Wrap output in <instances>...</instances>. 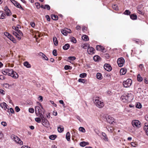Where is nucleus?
<instances>
[{
  "label": "nucleus",
  "mask_w": 148,
  "mask_h": 148,
  "mask_svg": "<svg viewBox=\"0 0 148 148\" xmlns=\"http://www.w3.org/2000/svg\"><path fill=\"white\" fill-rule=\"evenodd\" d=\"M79 130L82 132L84 133L85 132V129L83 127H80L79 129Z\"/></svg>",
  "instance_id": "4c0bfd02"
},
{
  "label": "nucleus",
  "mask_w": 148,
  "mask_h": 148,
  "mask_svg": "<svg viewBox=\"0 0 148 148\" xmlns=\"http://www.w3.org/2000/svg\"><path fill=\"white\" fill-rule=\"evenodd\" d=\"M59 103H60L62 104L63 105V106L64 107L65 106V104L64 102V101L63 100H60L59 101Z\"/></svg>",
  "instance_id": "680f3d73"
},
{
  "label": "nucleus",
  "mask_w": 148,
  "mask_h": 148,
  "mask_svg": "<svg viewBox=\"0 0 148 148\" xmlns=\"http://www.w3.org/2000/svg\"><path fill=\"white\" fill-rule=\"evenodd\" d=\"M35 5L37 9H39L40 8V4L39 3H35Z\"/></svg>",
  "instance_id": "5fc2aeb1"
},
{
  "label": "nucleus",
  "mask_w": 148,
  "mask_h": 148,
  "mask_svg": "<svg viewBox=\"0 0 148 148\" xmlns=\"http://www.w3.org/2000/svg\"><path fill=\"white\" fill-rule=\"evenodd\" d=\"M50 103L53 105V106L54 107H56L57 106V105L55 103L54 101H50Z\"/></svg>",
  "instance_id": "052dcab7"
},
{
  "label": "nucleus",
  "mask_w": 148,
  "mask_h": 148,
  "mask_svg": "<svg viewBox=\"0 0 148 148\" xmlns=\"http://www.w3.org/2000/svg\"><path fill=\"white\" fill-rule=\"evenodd\" d=\"M15 110L16 112H18L20 111V109L18 106H16L15 108Z\"/></svg>",
  "instance_id": "864d4df0"
},
{
  "label": "nucleus",
  "mask_w": 148,
  "mask_h": 148,
  "mask_svg": "<svg viewBox=\"0 0 148 148\" xmlns=\"http://www.w3.org/2000/svg\"><path fill=\"white\" fill-rule=\"evenodd\" d=\"M132 124L134 127L138 128L140 127V122L137 120H134L132 122Z\"/></svg>",
  "instance_id": "9d476101"
},
{
  "label": "nucleus",
  "mask_w": 148,
  "mask_h": 148,
  "mask_svg": "<svg viewBox=\"0 0 148 148\" xmlns=\"http://www.w3.org/2000/svg\"><path fill=\"white\" fill-rule=\"evenodd\" d=\"M99 97H97L96 98L94 97L93 98V101L95 105L99 108L103 107L104 104L103 102H101L99 99Z\"/></svg>",
  "instance_id": "7ed1b4c3"
},
{
  "label": "nucleus",
  "mask_w": 148,
  "mask_h": 148,
  "mask_svg": "<svg viewBox=\"0 0 148 148\" xmlns=\"http://www.w3.org/2000/svg\"><path fill=\"white\" fill-rule=\"evenodd\" d=\"M41 119L42 120V124L45 127L48 128L50 126V124L49 122L46 119L45 117L42 118Z\"/></svg>",
  "instance_id": "0eeeda50"
},
{
  "label": "nucleus",
  "mask_w": 148,
  "mask_h": 148,
  "mask_svg": "<svg viewBox=\"0 0 148 148\" xmlns=\"http://www.w3.org/2000/svg\"><path fill=\"white\" fill-rule=\"evenodd\" d=\"M97 78V79L101 80L102 79V74L100 73H98L96 75Z\"/></svg>",
  "instance_id": "4be33fe9"
},
{
  "label": "nucleus",
  "mask_w": 148,
  "mask_h": 148,
  "mask_svg": "<svg viewBox=\"0 0 148 148\" xmlns=\"http://www.w3.org/2000/svg\"><path fill=\"white\" fill-rule=\"evenodd\" d=\"M86 74L85 73H81L80 75V77L81 78H84L86 77Z\"/></svg>",
  "instance_id": "c03bdc74"
},
{
  "label": "nucleus",
  "mask_w": 148,
  "mask_h": 148,
  "mask_svg": "<svg viewBox=\"0 0 148 148\" xmlns=\"http://www.w3.org/2000/svg\"><path fill=\"white\" fill-rule=\"evenodd\" d=\"M89 144V143L88 142H86L85 141H82L81 142L79 143L80 145L82 147H84L85 146L88 145Z\"/></svg>",
  "instance_id": "a211bd4d"
},
{
  "label": "nucleus",
  "mask_w": 148,
  "mask_h": 148,
  "mask_svg": "<svg viewBox=\"0 0 148 148\" xmlns=\"http://www.w3.org/2000/svg\"><path fill=\"white\" fill-rule=\"evenodd\" d=\"M11 138L16 143L19 144L20 145H23V142L21 140L20 138L14 135H12L11 136Z\"/></svg>",
  "instance_id": "39448f33"
},
{
  "label": "nucleus",
  "mask_w": 148,
  "mask_h": 148,
  "mask_svg": "<svg viewBox=\"0 0 148 148\" xmlns=\"http://www.w3.org/2000/svg\"><path fill=\"white\" fill-rule=\"evenodd\" d=\"M112 7L113 9L116 10H118V7L116 5H114L112 6Z\"/></svg>",
  "instance_id": "79ce46f5"
},
{
  "label": "nucleus",
  "mask_w": 148,
  "mask_h": 148,
  "mask_svg": "<svg viewBox=\"0 0 148 148\" xmlns=\"http://www.w3.org/2000/svg\"><path fill=\"white\" fill-rule=\"evenodd\" d=\"M65 28V29H62L61 30L62 33L64 35L66 36L67 35V31L66 30Z\"/></svg>",
  "instance_id": "7c9ffc66"
},
{
  "label": "nucleus",
  "mask_w": 148,
  "mask_h": 148,
  "mask_svg": "<svg viewBox=\"0 0 148 148\" xmlns=\"http://www.w3.org/2000/svg\"><path fill=\"white\" fill-rule=\"evenodd\" d=\"M106 120L107 122L111 124H113L114 120V119L111 116L107 115L106 116Z\"/></svg>",
  "instance_id": "f8f14e48"
},
{
  "label": "nucleus",
  "mask_w": 148,
  "mask_h": 148,
  "mask_svg": "<svg viewBox=\"0 0 148 148\" xmlns=\"http://www.w3.org/2000/svg\"><path fill=\"white\" fill-rule=\"evenodd\" d=\"M100 57L97 55L93 57V60L96 62L100 60Z\"/></svg>",
  "instance_id": "c756f323"
},
{
  "label": "nucleus",
  "mask_w": 148,
  "mask_h": 148,
  "mask_svg": "<svg viewBox=\"0 0 148 148\" xmlns=\"http://www.w3.org/2000/svg\"><path fill=\"white\" fill-rule=\"evenodd\" d=\"M53 54L55 56H56L57 55V53L56 50L54 49L53 50Z\"/></svg>",
  "instance_id": "603ef678"
},
{
  "label": "nucleus",
  "mask_w": 148,
  "mask_h": 148,
  "mask_svg": "<svg viewBox=\"0 0 148 148\" xmlns=\"http://www.w3.org/2000/svg\"><path fill=\"white\" fill-rule=\"evenodd\" d=\"M45 9L47 8L48 10H50V6L48 5H46L45 6Z\"/></svg>",
  "instance_id": "13d9d810"
},
{
  "label": "nucleus",
  "mask_w": 148,
  "mask_h": 148,
  "mask_svg": "<svg viewBox=\"0 0 148 148\" xmlns=\"http://www.w3.org/2000/svg\"><path fill=\"white\" fill-rule=\"evenodd\" d=\"M3 86L5 88H9V85L7 83L4 84H3Z\"/></svg>",
  "instance_id": "6e6d98bb"
},
{
  "label": "nucleus",
  "mask_w": 148,
  "mask_h": 148,
  "mask_svg": "<svg viewBox=\"0 0 148 148\" xmlns=\"http://www.w3.org/2000/svg\"><path fill=\"white\" fill-rule=\"evenodd\" d=\"M38 99L41 101H42V97L41 96H39L38 97Z\"/></svg>",
  "instance_id": "338daca9"
},
{
  "label": "nucleus",
  "mask_w": 148,
  "mask_h": 148,
  "mask_svg": "<svg viewBox=\"0 0 148 148\" xmlns=\"http://www.w3.org/2000/svg\"><path fill=\"white\" fill-rule=\"evenodd\" d=\"M136 107L137 108H140L142 107V105L140 103H138L136 105Z\"/></svg>",
  "instance_id": "09e8293b"
},
{
  "label": "nucleus",
  "mask_w": 148,
  "mask_h": 148,
  "mask_svg": "<svg viewBox=\"0 0 148 148\" xmlns=\"http://www.w3.org/2000/svg\"><path fill=\"white\" fill-rule=\"evenodd\" d=\"M64 69L65 70L71 69L72 67L66 65L64 67Z\"/></svg>",
  "instance_id": "a19ab883"
},
{
  "label": "nucleus",
  "mask_w": 148,
  "mask_h": 148,
  "mask_svg": "<svg viewBox=\"0 0 148 148\" xmlns=\"http://www.w3.org/2000/svg\"><path fill=\"white\" fill-rule=\"evenodd\" d=\"M51 18L54 20H57L58 19V17L56 15L52 14L51 15Z\"/></svg>",
  "instance_id": "2f4dec72"
},
{
  "label": "nucleus",
  "mask_w": 148,
  "mask_h": 148,
  "mask_svg": "<svg viewBox=\"0 0 148 148\" xmlns=\"http://www.w3.org/2000/svg\"><path fill=\"white\" fill-rule=\"evenodd\" d=\"M144 130L147 132V134L148 135V124L145 123L144 127Z\"/></svg>",
  "instance_id": "412c9836"
},
{
  "label": "nucleus",
  "mask_w": 148,
  "mask_h": 148,
  "mask_svg": "<svg viewBox=\"0 0 148 148\" xmlns=\"http://www.w3.org/2000/svg\"><path fill=\"white\" fill-rule=\"evenodd\" d=\"M58 130L60 133L62 132L64 130L63 127L61 125H60L59 127H58Z\"/></svg>",
  "instance_id": "a878e982"
},
{
  "label": "nucleus",
  "mask_w": 148,
  "mask_h": 148,
  "mask_svg": "<svg viewBox=\"0 0 148 148\" xmlns=\"http://www.w3.org/2000/svg\"><path fill=\"white\" fill-rule=\"evenodd\" d=\"M1 107L2 108H4L5 110H6L7 108V104L5 102H3L0 104Z\"/></svg>",
  "instance_id": "aec40b11"
},
{
  "label": "nucleus",
  "mask_w": 148,
  "mask_h": 148,
  "mask_svg": "<svg viewBox=\"0 0 148 148\" xmlns=\"http://www.w3.org/2000/svg\"><path fill=\"white\" fill-rule=\"evenodd\" d=\"M5 14L3 12H0V18L1 19H3L5 18Z\"/></svg>",
  "instance_id": "c85d7f7f"
},
{
  "label": "nucleus",
  "mask_w": 148,
  "mask_h": 148,
  "mask_svg": "<svg viewBox=\"0 0 148 148\" xmlns=\"http://www.w3.org/2000/svg\"><path fill=\"white\" fill-rule=\"evenodd\" d=\"M131 145L132 147H136L137 145V143L134 142H132L131 143Z\"/></svg>",
  "instance_id": "3c124183"
},
{
  "label": "nucleus",
  "mask_w": 148,
  "mask_h": 148,
  "mask_svg": "<svg viewBox=\"0 0 148 148\" xmlns=\"http://www.w3.org/2000/svg\"><path fill=\"white\" fill-rule=\"evenodd\" d=\"M5 72L7 73V75L10 76L14 79H16L18 77V74L12 69H5Z\"/></svg>",
  "instance_id": "f03ea898"
},
{
  "label": "nucleus",
  "mask_w": 148,
  "mask_h": 148,
  "mask_svg": "<svg viewBox=\"0 0 148 148\" xmlns=\"http://www.w3.org/2000/svg\"><path fill=\"white\" fill-rule=\"evenodd\" d=\"M46 18H47V20L48 21H50V17L48 15H46Z\"/></svg>",
  "instance_id": "0e129e2a"
},
{
  "label": "nucleus",
  "mask_w": 148,
  "mask_h": 148,
  "mask_svg": "<svg viewBox=\"0 0 148 148\" xmlns=\"http://www.w3.org/2000/svg\"><path fill=\"white\" fill-rule=\"evenodd\" d=\"M143 64H140L139 65V68H140V69H141V70H143Z\"/></svg>",
  "instance_id": "69168bd1"
},
{
  "label": "nucleus",
  "mask_w": 148,
  "mask_h": 148,
  "mask_svg": "<svg viewBox=\"0 0 148 148\" xmlns=\"http://www.w3.org/2000/svg\"><path fill=\"white\" fill-rule=\"evenodd\" d=\"M78 82H82L84 83L85 82V80L84 79L80 78L78 79Z\"/></svg>",
  "instance_id": "a18cd8bd"
},
{
  "label": "nucleus",
  "mask_w": 148,
  "mask_h": 148,
  "mask_svg": "<svg viewBox=\"0 0 148 148\" xmlns=\"http://www.w3.org/2000/svg\"><path fill=\"white\" fill-rule=\"evenodd\" d=\"M132 84V81L130 79H127L126 80L123 82V85L124 87L128 88Z\"/></svg>",
  "instance_id": "423d86ee"
},
{
  "label": "nucleus",
  "mask_w": 148,
  "mask_h": 148,
  "mask_svg": "<svg viewBox=\"0 0 148 148\" xmlns=\"http://www.w3.org/2000/svg\"><path fill=\"white\" fill-rule=\"evenodd\" d=\"M30 25L32 27H34L35 26V24L33 22L31 23Z\"/></svg>",
  "instance_id": "e2e57ef3"
},
{
  "label": "nucleus",
  "mask_w": 148,
  "mask_h": 148,
  "mask_svg": "<svg viewBox=\"0 0 148 148\" xmlns=\"http://www.w3.org/2000/svg\"><path fill=\"white\" fill-rule=\"evenodd\" d=\"M108 131L110 133H112L114 131L113 128L112 127H106Z\"/></svg>",
  "instance_id": "c9c22d12"
},
{
  "label": "nucleus",
  "mask_w": 148,
  "mask_h": 148,
  "mask_svg": "<svg viewBox=\"0 0 148 148\" xmlns=\"http://www.w3.org/2000/svg\"><path fill=\"white\" fill-rule=\"evenodd\" d=\"M1 124L3 126H5L7 125L6 123L5 122L3 121L2 122H1Z\"/></svg>",
  "instance_id": "bf43d9fd"
},
{
  "label": "nucleus",
  "mask_w": 148,
  "mask_h": 148,
  "mask_svg": "<svg viewBox=\"0 0 148 148\" xmlns=\"http://www.w3.org/2000/svg\"><path fill=\"white\" fill-rule=\"evenodd\" d=\"M117 64L119 66H122L125 62V60L123 58H120L118 59L117 61Z\"/></svg>",
  "instance_id": "9b49d317"
},
{
  "label": "nucleus",
  "mask_w": 148,
  "mask_h": 148,
  "mask_svg": "<svg viewBox=\"0 0 148 148\" xmlns=\"http://www.w3.org/2000/svg\"><path fill=\"white\" fill-rule=\"evenodd\" d=\"M129 95L127 93H125L121 96V99L123 102L126 103L129 101Z\"/></svg>",
  "instance_id": "6e6552de"
},
{
  "label": "nucleus",
  "mask_w": 148,
  "mask_h": 148,
  "mask_svg": "<svg viewBox=\"0 0 148 148\" xmlns=\"http://www.w3.org/2000/svg\"><path fill=\"white\" fill-rule=\"evenodd\" d=\"M39 56H42V58L45 60H48V58L42 52H40L39 53Z\"/></svg>",
  "instance_id": "6ab92c4d"
},
{
  "label": "nucleus",
  "mask_w": 148,
  "mask_h": 148,
  "mask_svg": "<svg viewBox=\"0 0 148 148\" xmlns=\"http://www.w3.org/2000/svg\"><path fill=\"white\" fill-rule=\"evenodd\" d=\"M39 106H36L35 107V112L37 116H40L41 118L44 116L43 114L45 111V110L43 108L41 104L38 103Z\"/></svg>",
  "instance_id": "f257e3e1"
},
{
  "label": "nucleus",
  "mask_w": 148,
  "mask_h": 148,
  "mask_svg": "<svg viewBox=\"0 0 148 148\" xmlns=\"http://www.w3.org/2000/svg\"><path fill=\"white\" fill-rule=\"evenodd\" d=\"M71 41L74 43H75L77 42L76 39L73 37L71 38Z\"/></svg>",
  "instance_id": "de8ad7c7"
},
{
  "label": "nucleus",
  "mask_w": 148,
  "mask_h": 148,
  "mask_svg": "<svg viewBox=\"0 0 148 148\" xmlns=\"http://www.w3.org/2000/svg\"><path fill=\"white\" fill-rule=\"evenodd\" d=\"M104 69L108 71H110L112 70V68L110 64H106L104 66Z\"/></svg>",
  "instance_id": "4468645a"
},
{
  "label": "nucleus",
  "mask_w": 148,
  "mask_h": 148,
  "mask_svg": "<svg viewBox=\"0 0 148 148\" xmlns=\"http://www.w3.org/2000/svg\"><path fill=\"white\" fill-rule=\"evenodd\" d=\"M132 40L133 41H135V42L137 44H138L139 42H140V40H139L138 39H135L134 38Z\"/></svg>",
  "instance_id": "8fccbe9b"
},
{
  "label": "nucleus",
  "mask_w": 148,
  "mask_h": 148,
  "mask_svg": "<svg viewBox=\"0 0 148 148\" xmlns=\"http://www.w3.org/2000/svg\"><path fill=\"white\" fill-rule=\"evenodd\" d=\"M95 49L92 47L89 46L87 49V52L90 54H92L95 53Z\"/></svg>",
  "instance_id": "2eb2a0df"
},
{
  "label": "nucleus",
  "mask_w": 148,
  "mask_h": 148,
  "mask_svg": "<svg viewBox=\"0 0 148 148\" xmlns=\"http://www.w3.org/2000/svg\"><path fill=\"white\" fill-rule=\"evenodd\" d=\"M130 17L132 20H136L137 18V16L135 14H132L130 15Z\"/></svg>",
  "instance_id": "b1692460"
},
{
  "label": "nucleus",
  "mask_w": 148,
  "mask_h": 148,
  "mask_svg": "<svg viewBox=\"0 0 148 148\" xmlns=\"http://www.w3.org/2000/svg\"><path fill=\"white\" fill-rule=\"evenodd\" d=\"M96 49L97 50L101 51L103 52L105 48L102 46L101 45H97L96 47Z\"/></svg>",
  "instance_id": "f3484780"
},
{
  "label": "nucleus",
  "mask_w": 148,
  "mask_h": 148,
  "mask_svg": "<svg viewBox=\"0 0 148 148\" xmlns=\"http://www.w3.org/2000/svg\"><path fill=\"white\" fill-rule=\"evenodd\" d=\"M35 121L38 123H39L41 121V118L40 117H37L35 118Z\"/></svg>",
  "instance_id": "37998d69"
},
{
  "label": "nucleus",
  "mask_w": 148,
  "mask_h": 148,
  "mask_svg": "<svg viewBox=\"0 0 148 148\" xmlns=\"http://www.w3.org/2000/svg\"><path fill=\"white\" fill-rule=\"evenodd\" d=\"M29 111L31 113H33L34 112V110L33 108H30L29 109Z\"/></svg>",
  "instance_id": "4d7b16f0"
},
{
  "label": "nucleus",
  "mask_w": 148,
  "mask_h": 148,
  "mask_svg": "<svg viewBox=\"0 0 148 148\" xmlns=\"http://www.w3.org/2000/svg\"><path fill=\"white\" fill-rule=\"evenodd\" d=\"M12 3L14 4V5L17 8L21 9L22 10H23V8L21 7L20 4L18 3L16 1L14 0H12L11 1Z\"/></svg>",
  "instance_id": "ddd939ff"
},
{
  "label": "nucleus",
  "mask_w": 148,
  "mask_h": 148,
  "mask_svg": "<svg viewBox=\"0 0 148 148\" xmlns=\"http://www.w3.org/2000/svg\"><path fill=\"white\" fill-rule=\"evenodd\" d=\"M82 39L85 41H88L89 40L88 36L86 35H83L82 37Z\"/></svg>",
  "instance_id": "473e14b6"
},
{
  "label": "nucleus",
  "mask_w": 148,
  "mask_h": 148,
  "mask_svg": "<svg viewBox=\"0 0 148 148\" xmlns=\"http://www.w3.org/2000/svg\"><path fill=\"white\" fill-rule=\"evenodd\" d=\"M21 148H31L29 147H28V146H22Z\"/></svg>",
  "instance_id": "774afa93"
},
{
  "label": "nucleus",
  "mask_w": 148,
  "mask_h": 148,
  "mask_svg": "<svg viewBox=\"0 0 148 148\" xmlns=\"http://www.w3.org/2000/svg\"><path fill=\"white\" fill-rule=\"evenodd\" d=\"M53 40L54 45L56 46H57L58 44V41L56 38L55 37H53Z\"/></svg>",
  "instance_id": "5701e85b"
},
{
  "label": "nucleus",
  "mask_w": 148,
  "mask_h": 148,
  "mask_svg": "<svg viewBox=\"0 0 148 148\" xmlns=\"http://www.w3.org/2000/svg\"><path fill=\"white\" fill-rule=\"evenodd\" d=\"M4 34L11 41H12L14 43H16V41L15 39L9 33L7 32H4Z\"/></svg>",
  "instance_id": "1a4fd4ad"
},
{
  "label": "nucleus",
  "mask_w": 148,
  "mask_h": 148,
  "mask_svg": "<svg viewBox=\"0 0 148 148\" xmlns=\"http://www.w3.org/2000/svg\"><path fill=\"white\" fill-rule=\"evenodd\" d=\"M24 65L27 68H30L31 67V65L29 64L28 62L26 61L24 63Z\"/></svg>",
  "instance_id": "72a5a7b5"
},
{
  "label": "nucleus",
  "mask_w": 148,
  "mask_h": 148,
  "mask_svg": "<svg viewBox=\"0 0 148 148\" xmlns=\"http://www.w3.org/2000/svg\"><path fill=\"white\" fill-rule=\"evenodd\" d=\"M70 47V45L69 44H66L63 47V49L64 50H67L69 49Z\"/></svg>",
  "instance_id": "393cba45"
},
{
  "label": "nucleus",
  "mask_w": 148,
  "mask_h": 148,
  "mask_svg": "<svg viewBox=\"0 0 148 148\" xmlns=\"http://www.w3.org/2000/svg\"><path fill=\"white\" fill-rule=\"evenodd\" d=\"M68 59L69 60L73 61L76 58L74 56H70L68 57Z\"/></svg>",
  "instance_id": "49530a36"
},
{
  "label": "nucleus",
  "mask_w": 148,
  "mask_h": 148,
  "mask_svg": "<svg viewBox=\"0 0 148 148\" xmlns=\"http://www.w3.org/2000/svg\"><path fill=\"white\" fill-rule=\"evenodd\" d=\"M137 80L139 82H141L143 80V78L140 76V74H138V75L137 77Z\"/></svg>",
  "instance_id": "e433bc0d"
},
{
  "label": "nucleus",
  "mask_w": 148,
  "mask_h": 148,
  "mask_svg": "<svg viewBox=\"0 0 148 148\" xmlns=\"http://www.w3.org/2000/svg\"><path fill=\"white\" fill-rule=\"evenodd\" d=\"M18 28H15V31H13L12 33L19 40L21 39V37L23 35L21 32L18 29Z\"/></svg>",
  "instance_id": "20e7f679"
},
{
  "label": "nucleus",
  "mask_w": 148,
  "mask_h": 148,
  "mask_svg": "<svg viewBox=\"0 0 148 148\" xmlns=\"http://www.w3.org/2000/svg\"><path fill=\"white\" fill-rule=\"evenodd\" d=\"M56 135H52L49 136V138L51 140H54L56 138Z\"/></svg>",
  "instance_id": "58836bf2"
},
{
  "label": "nucleus",
  "mask_w": 148,
  "mask_h": 148,
  "mask_svg": "<svg viewBox=\"0 0 148 148\" xmlns=\"http://www.w3.org/2000/svg\"><path fill=\"white\" fill-rule=\"evenodd\" d=\"M126 72V69H122L120 71V73L121 75H124L125 74Z\"/></svg>",
  "instance_id": "cd10ccee"
},
{
  "label": "nucleus",
  "mask_w": 148,
  "mask_h": 148,
  "mask_svg": "<svg viewBox=\"0 0 148 148\" xmlns=\"http://www.w3.org/2000/svg\"><path fill=\"white\" fill-rule=\"evenodd\" d=\"M6 14L8 16H10L11 15L12 13L10 10L8 8L7 6H5L4 9Z\"/></svg>",
  "instance_id": "dca6fc26"
},
{
  "label": "nucleus",
  "mask_w": 148,
  "mask_h": 148,
  "mask_svg": "<svg viewBox=\"0 0 148 148\" xmlns=\"http://www.w3.org/2000/svg\"><path fill=\"white\" fill-rule=\"evenodd\" d=\"M131 12L129 11V10H126L124 12V14H125L127 15H129L130 14Z\"/></svg>",
  "instance_id": "ea45409f"
},
{
  "label": "nucleus",
  "mask_w": 148,
  "mask_h": 148,
  "mask_svg": "<svg viewBox=\"0 0 148 148\" xmlns=\"http://www.w3.org/2000/svg\"><path fill=\"white\" fill-rule=\"evenodd\" d=\"M89 46L90 45L88 44H84L82 45L81 47H82L83 48L86 49L88 47V48Z\"/></svg>",
  "instance_id": "bb28decb"
},
{
  "label": "nucleus",
  "mask_w": 148,
  "mask_h": 148,
  "mask_svg": "<svg viewBox=\"0 0 148 148\" xmlns=\"http://www.w3.org/2000/svg\"><path fill=\"white\" fill-rule=\"evenodd\" d=\"M66 138L68 141L70 140V133L69 132H68L66 133Z\"/></svg>",
  "instance_id": "f704fd0d"
}]
</instances>
